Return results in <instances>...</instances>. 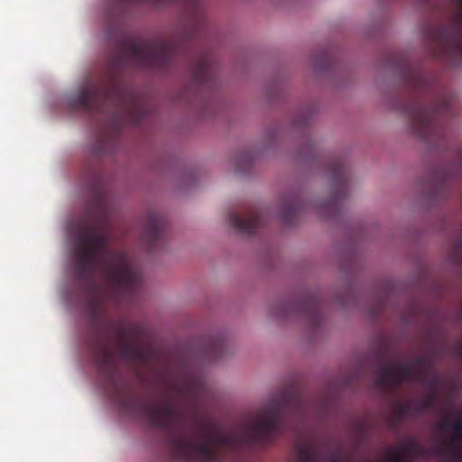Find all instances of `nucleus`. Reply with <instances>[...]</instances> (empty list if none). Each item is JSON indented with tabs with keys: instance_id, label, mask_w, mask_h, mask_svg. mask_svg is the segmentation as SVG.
Wrapping results in <instances>:
<instances>
[{
	"instance_id": "aec40b11",
	"label": "nucleus",
	"mask_w": 462,
	"mask_h": 462,
	"mask_svg": "<svg viewBox=\"0 0 462 462\" xmlns=\"http://www.w3.org/2000/svg\"><path fill=\"white\" fill-rule=\"evenodd\" d=\"M225 351V341L219 337H211L208 340L205 354L211 359L216 360L222 356Z\"/></svg>"
},
{
	"instance_id": "39448f33",
	"label": "nucleus",
	"mask_w": 462,
	"mask_h": 462,
	"mask_svg": "<svg viewBox=\"0 0 462 462\" xmlns=\"http://www.w3.org/2000/svg\"><path fill=\"white\" fill-rule=\"evenodd\" d=\"M128 98L127 93L116 84L104 88L92 83L69 97V105L73 109H79L90 115L98 114L104 118L105 122L101 127L106 136L95 150L97 156H101L106 152L108 138H115L120 134L123 112L126 108Z\"/></svg>"
},
{
	"instance_id": "20e7f679",
	"label": "nucleus",
	"mask_w": 462,
	"mask_h": 462,
	"mask_svg": "<svg viewBox=\"0 0 462 462\" xmlns=\"http://www.w3.org/2000/svg\"><path fill=\"white\" fill-rule=\"evenodd\" d=\"M192 34H185L171 41H149L131 34H123L116 42V53L109 60L111 70L126 67L145 69H163L192 42Z\"/></svg>"
},
{
	"instance_id": "9d476101",
	"label": "nucleus",
	"mask_w": 462,
	"mask_h": 462,
	"mask_svg": "<svg viewBox=\"0 0 462 462\" xmlns=\"http://www.w3.org/2000/svg\"><path fill=\"white\" fill-rule=\"evenodd\" d=\"M112 326L118 336L117 346L122 358L131 365L145 361L148 357L146 351L129 339L130 334L139 333V326L135 324L124 326L120 322L112 323Z\"/></svg>"
},
{
	"instance_id": "4be33fe9",
	"label": "nucleus",
	"mask_w": 462,
	"mask_h": 462,
	"mask_svg": "<svg viewBox=\"0 0 462 462\" xmlns=\"http://www.w3.org/2000/svg\"><path fill=\"white\" fill-rule=\"evenodd\" d=\"M438 38L446 47H449L457 41V30L448 32L446 27H442L438 32Z\"/></svg>"
},
{
	"instance_id": "f03ea898",
	"label": "nucleus",
	"mask_w": 462,
	"mask_h": 462,
	"mask_svg": "<svg viewBox=\"0 0 462 462\" xmlns=\"http://www.w3.org/2000/svg\"><path fill=\"white\" fill-rule=\"evenodd\" d=\"M88 185L91 199L78 228L72 256L76 279L85 291H90L96 286L97 273L102 269L116 296L132 299L141 285V272L125 251L108 246L109 236L105 230L108 218L107 199L99 170L90 171Z\"/></svg>"
},
{
	"instance_id": "423d86ee",
	"label": "nucleus",
	"mask_w": 462,
	"mask_h": 462,
	"mask_svg": "<svg viewBox=\"0 0 462 462\" xmlns=\"http://www.w3.org/2000/svg\"><path fill=\"white\" fill-rule=\"evenodd\" d=\"M291 462H407L404 450L390 447L383 459L374 460L358 455L355 446L346 449L341 443L322 441L311 434L300 437L293 445Z\"/></svg>"
},
{
	"instance_id": "f257e3e1",
	"label": "nucleus",
	"mask_w": 462,
	"mask_h": 462,
	"mask_svg": "<svg viewBox=\"0 0 462 462\" xmlns=\"http://www.w3.org/2000/svg\"><path fill=\"white\" fill-rule=\"evenodd\" d=\"M88 347L100 374L115 387L123 411L165 431V440L174 462H238L245 448L270 445L283 433L287 412L294 411L299 417L303 413L301 397L284 393L265 402L237 429L222 431L215 424L198 420L191 425L185 411L171 397L145 404L131 393H120L115 351L97 317L93 319Z\"/></svg>"
},
{
	"instance_id": "a211bd4d",
	"label": "nucleus",
	"mask_w": 462,
	"mask_h": 462,
	"mask_svg": "<svg viewBox=\"0 0 462 462\" xmlns=\"http://www.w3.org/2000/svg\"><path fill=\"white\" fill-rule=\"evenodd\" d=\"M256 160L255 154L250 151H245L236 155L235 167L236 172L239 174H245L251 171Z\"/></svg>"
},
{
	"instance_id": "412c9836",
	"label": "nucleus",
	"mask_w": 462,
	"mask_h": 462,
	"mask_svg": "<svg viewBox=\"0 0 462 462\" xmlns=\"http://www.w3.org/2000/svg\"><path fill=\"white\" fill-rule=\"evenodd\" d=\"M437 399V393L435 391H433L430 394H429L427 397L422 399L420 402L414 401V413L415 415H420L424 412L430 411Z\"/></svg>"
},
{
	"instance_id": "4468645a",
	"label": "nucleus",
	"mask_w": 462,
	"mask_h": 462,
	"mask_svg": "<svg viewBox=\"0 0 462 462\" xmlns=\"http://www.w3.org/2000/svg\"><path fill=\"white\" fill-rule=\"evenodd\" d=\"M124 3H164V2H176L184 5L186 12L194 20L201 22L204 19L205 12L201 0H121Z\"/></svg>"
},
{
	"instance_id": "6ab92c4d",
	"label": "nucleus",
	"mask_w": 462,
	"mask_h": 462,
	"mask_svg": "<svg viewBox=\"0 0 462 462\" xmlns=\"http://www.w3.org/2000/svg\"><path fill=\"white\" fill-rule=\"evenodd\" d=\"M441 452L452 461H462L461 439L448 438Z\"/></svg>"
},
{
	"instance_id": "ddd939ff",
	"label": "nucleus",
	"mask_w": 462,
	"mask_h": 462,
	"mask_svg": "<svg viewBox=\"0 0 462 462\" xmlns=\"http://www.w3.org/2000/svg\"><path fill=\"white\" fill-rule=\"evenodd\" d=\"M231 226L245 235L254 234L263 223V217L255 208H249L244 214L232 213L229 216Z\"/></svg>"
},
{
	"instance_id": "6e6552de",
	"label": "nucleus",
	"mask_w": 462,
	"mask_h": 462,
	"mask_svg": "<svg viewBox=\"0 0 462 462\" xmlns=\"http://www.w3.org/2000/svg\"><path fill=\"white\" fill-rule=\"evenodd\" d=\"M273 315L281 319L300 316L312 328H318L322 322L321 301L313 295H308L299 302L282 301L277 304Z\"/></svg>"
},
{
	"instance_id": "0eeeda50",
	"label": "nucleus",
	"mask_w": 462,
	"mask_h": 462,
	"mask_svg": "<svg viewBox=\"0 0 462 462\" xmlns=\"http://www.w3.org/2000/svg\"><path fill=\"white\" fill-rule=\"evenodd\" d=\"M432 361L426 356H417L410 364L396 363L389 365L385 357L381 356L375 367L377 377L374 384L377 388L393 391L405 382H420L425 374L432 370Z\"/></svg>"
},
{
	"instance_id": "f8f14e48",
	"label": "nucleus",
	"mask_w": 462,
	"mask_h": 462,
	"mask_svg": "<svg viewBox=\"0 0 462 462\" xmlns=\"http://www.w3.org/2000/svg\"><path fill=\"white\" fill-rule=\"evenodd\" d=\"M166 223L158 214H151L144 226V241L149 252L156 251L165 240Z\"/></svg>"
},
{
	"instance_id": "1a4fd4ad",
	"label": "nucleus",
	"mask_w": 462,
	"mask_h": 462,
	"mask_svg": "<svg viewBox=\"0 0 462 462\" xmlns=\"http://www.w3.org/2000/svg\"><path fill=\"white\" fill-rule=\"evenodd\" d=\"M328 171L333 190L325 209L330 214H336L348 193V170L342 158H336L330 162Z\"/></svg>"
},
{
	"instance_id": "7ed1b4c3",
	"label": "nucleus",
	"mask_w": 462,
	"mask_h": 462,
	"mask_svg": "<svg viewBox=\"0 0 462 462\" xmlns=\"http://www.w3.org/2000/svg\"><path fill=\"white\" fill-rule=\"evenodd\" d=\"M403 82L411 96L406 113L414 134L429 142L441 138V121L454 116L452 96L440 93L433 97L435 82L420 67L406 64Z\"/></svg>"
},
{
	"instance_id": "b1692460",
	"label": "nucleus",
	"mask_w": 462,
	"mask_h": 462,
	"mask_svg": "<svg viewBox=\"0 0 462 462\" xmlns=\"http://www.w3.org/2000/svg\"><path fill=\"white\" fill-rule=\"evenodd\" d=\"M401 448L402 450H404L405 455L407 453H418V454L424 453V449L420 446L418 441L413 438L409 439L406 441L405 445Z\"/></svg>"
},
{
	"instance_id": "dca6fc26",
	"label": "nucleus",
	"mask_w": 462,
	"mask_h": 462,
	"mask_svg": "<svg viewBox=\"0 0 462 462\" xmlns=\"http://www.w3.org/2000/svg\"><path fill=\"white\" fill-rule=\"evenodd\" d=\"M441 434L450 433L449 438L462 439V411L454 413V418H447L439 425Z\"/></svg>"
},
{
	"instance_id": "f3484780",
	"label": "nucleus",
	"mask_w": 462,
	"mask_h": 462,
	"mask_svg": "<svg viewBox=\"0 0 462 462\" xmlns=\"http://www.w3.org/2000/svg\"><path fill=\"white\" fill-rule=\"evenodd\" d=\"M175 388L182 395L194 396L201 393L203 383L199 378L187 377L182 383L175 385Z\"/></svg>"
},
{
	"instance_id": "9b49d317",
	"label": "nucleus",
	"mask_w": 462,
	"mask_h": 462,
	"mask_svg": "<svg viewBox=\"0 0 462 462\" xmlns=\"http://www.w3.org/2000/svg\"><path fill=\"white\" fill-rule=\"evenodd\" d=\"M191 75L196 85L211 88L217 79V64L210 52L199 53L191 65Z\"/></svg>"
},
{
	"instance_id": "393cba45",
	"label": "nucleus",
	"mask_w": 462,
	"mask_h": 462,
	"mask_svg": "<svg viewBox=\"0 0 462 462\" xmlns=\"http://www.w3.org/2000/svg\"><path fill=\"white\" fill-rule=\"evenodd\" d=\"M457 4L458 5L460 11L462 13V0H457Z\"/></svg>"
},
{
	"instance_id": "2eb2a0df",
	"label": "nucleus",
	"mask_w": 462,
	"mask_h": 462,
	"mask_svg": "<svg viewBox=\"0 0 462 462\" xmlns=\"http://www.w3.org/2000/svg\"><path fill=\"white\" fill-rule=\"evenodd\" d=\"M302 202L298 197H291L282 204L279 217L285 225H293L302 211Z\"/></svg>"
},
{
	"instance_id": "5701e85b",
	"label": "nucleus",
	"mask_w": 462,
	"mask_h": 462,
	"mask_svg": "<svg viewBox=\"0 0 462 462\" xmlns=\"http://www.w3.org/2000/svg\"><path fill=\"white\" fill-rule=\"evenodd\" d=\"M414 401L402 402L396 405L395 412L399 418L410 416L414 413Z\"/></svg>"
}]
</instances>
